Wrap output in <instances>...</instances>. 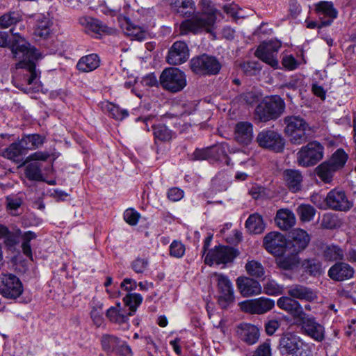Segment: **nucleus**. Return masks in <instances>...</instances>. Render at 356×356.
<instances>
[{
	"label": "nucleus",
	"mask_w": 356,
	"mask_h": 356,
	"mask_svg": "<svg viewBox=\"0 0 356 356\" xmlns=\"http://www.w3.org/2000/svg\"><path fill=\"white\" fill-rule=\"evenodd\" d=\"M10 32L15 37L10 48L13 57L19 60L15 65V68L26 70V73L24 74V79L28 85L36 83L38 72L35 70L34 61L38 58L37 49L18 33H14L13 29H11Z\"/></svg>",
	"instance_id": "f257e3e1"
},
{
	"label": "nucleus",
	"mask_w": 356,
	"mask_h": 356,
	"mask_svg": "<svg viewBox=\"0 0 356 356\" xmlns=\"http://www.w3.org/2000/svg\"><path fill=\"white\" fill-rule=\"evenodd\" d=\"M285 102L279 95L266 97L255 108L254 118L259 122L275 120L284 112Z\"/></svg>",
	"instance_id": "f03ea898"
},
{
	"label": "nucleus",
	"mask_w": 356,
	"mask_h": 356,
	"mask_svg": "<svg viewBox=\"0 0 356 356\" xmlns=\"http://www.w3.org/2000/svg\"><path fill=\"white\" fill-rule=\"evenodd\" d=\"M160 84L166 90L176 93L186 86V76L184 72L177 67L165 69L160 76Z\"/></svg>",
	"instance_id": "7ed1b4c3"
},
{
	"label": "nucleus",
	"mask_w": 356,
	"mask_h": 356,
	"mask_svg": "<svg viewBox=\"0 0 356 356\" xmlns=\"http://www.w3.org/2000/svg\"><path fill=\"white\" fill-rule=\"evenodd\" d=\"M323 152L324 147L320 143L310 142L297 153V162L304 167L314 165L323 159Z\"/></svg>",
	"instance_id": "20e7f679"
},
{
	"label": "nucleus",
	"mask_w": 356,
	"mask_h": 356,
	"mask_svg": "<svg viewBox=\"0 0 356 356\" xmlns=\"http://www.w3.org/2000/svg\"><path fill=\"white\" fill-rule=\"evenodd\" d=\"M216 22V16L212 13H203L191 19L183 22L180 25L181 34H187L188 32L197 33L202 30L211 32V28Z\"/></svg>",
	"instance_id": "39448f33"
},
{
	"label": "nucleus",
	"mask_w": 356,
	"mask_h": 356,
	"mask_svg": "<svg viewBox=\"0 0 356 356\" xmlns=\"http://www.w3.org/2000/svg\"><path fill=\"white\" fill-rule=\"evenodd\" d=\"M212 277L216 282L219 293L218 302L222 309H227L234 302L232 284L229 277L222 273H214Z\"/></svg>",
	"instance_id": "423d86ee"
},
{
	"label": "nucleus",
	"mask_w": 356,
	"mask_h": 356,
	"mask_svg": "<svg viewBox=\"0 0 356 356\" xmlns=\"http://www.w3.org/2000/svg\"><path fill=\"white\" fill-rule=\"evenodd\" d=\"M190 66L194 73L201 75L217 74L221 68L220 63L215 57L207 54L193 58Z\"/></svg>",
	"instance_id": "0eeeda50"
},
{
	"label": "nucleus",
	"mask_w": 356,
	"mask_h": 356,
	"mask_svg": "<svg viewBox=\"0 0 356 356\" xmlns=\"http://www.w3.org/2000/svg\"><path fill=\"white\" fill-rule=\"evenodd\" d=\"M238 255V250L228 245H218L208 252L204 261L209 266L213 264L226 265L232 263Z\"/></svg>",
	"instance_id": "6e6552de"
},
{
	"label": "nucleus",
	"mask_w": 356,
	"mask_h": 356,
	"mask_svg": "<svg viewBox=\"0 0 356 356\" xmlns=\"http://www.w3.org/2000/svg\"><path fill=\"white\" fill-rule=\"evenodd\" d=\"M23 292V286L19 279L13 274L0 275V294L8 299H16Z\"/></svg>",
	"instance_id": "1a4fd4ad"
},
{
	"label": "nucleus",
	"mask_w": 356,
	"mask_h": 356,
	"mask_svg": "<svg viewBox=\"0 0 356 356\" xmlns=\"http://www.w3.org/2000/svg\"><path fill=\"white\" fill-rule=\"evenodd\" d=\"M256 140L260 147L277 152H282L284 147V139L280 134L274 130L260 131L257 136Z\"/></svg>",
	"instance_id": "9d476101"
},
{
	"label": "nucleus",
	"mask_w": 356,
	"mask_h": 356,
	"mask_svg": "<svg viewBox=\"0 0 356 356\" xmlns=\"http://www.w3.org/2000/svg\"><path fill=\"white\" fill-rule=\"evenodd\" d=\"M302 332L318 342L325 339V327L314 316L305 314L299 321Z\"/></svg>",
	"instance_id": "9b49d317"
},
{
	"label": "nucleus",
	"mask_w": 356,
	"mask_h": 356,
	"mask_svg": "<svg viewBox=\"0 0 356 356\" xmlns=\"http://www.w3.org/2000/svg\"><path fill=\"white\" fill-rule=\"evenodd\" d=\"M325 202L327 207L334 211L346 212L353 207V203L348 200L345 191L337 188L331 190L327 194Z\"/></svg>",
	"instance_id": "f8f14e48"
},
{
	"label": "nucleus",
	"mask_w": 356,
	"mask_h": 356,
	"mask_svg": "<svg viewBox=\"0 0 356 356\" xmlns=\"http://www.w3.org/2000/svg\"><path fill=\"white\" fill-rule=\"evenodd\" d=\"M303 346V342L300 337L293 332L284 333L280 339L278 349L282 355L302 356L300 350Z\"/></svg>",
	"instance_id": "ddd939ff"
},
{
	"label": "nucleus",
	"mask_w": 356,
	"mask_h": 356,
	"mask_svg": "<svg viewBox=\"0 0 356 356\" xmlns=\"http://www.w3.org/2000/svg\"><path fill=\"white\" fill-rule=\"evenodd\" d=\"M286 240L283 234L277 232L267 234L263 240V245L270 254L276 257L282 256L286 248Z\"/></svg>",
	"instance_id": "4468645a"
},
{
	"label": "nucleus",
	"mask_w": 356,
	"mask_h": 356,
	"mask_svg": "<svg viewBox=\"0 0 356 356\" xmlns=\"http://www.w3.org/2000/svg\"><path fill=\"white\" fill-rule=\"evenodd\" d=\"M280 47V44L277 42H264L257 47L254 54L258 58L271 67H276L278 65L276 55Z\"/></svg>",
	"instance_id": "2eb2a0df"
},
{
	"label": "nucleus",
	"mask_w": 356,
	"mask_h": 356,
	"mask_svg": "<svg viewBox=\"0 0 356 356\" xmlns=\"http://www.w3.org/2000/svg\"><path fill=\"white\" fill-rule=\"evenodd\" d=\"M189 57V49L184 41L173 43L168 51L166 61L171 65H178L185 63Z\"/></svg>",
	"instance_id": "dca6fc26"
},
{
	"label": "nucleus",
	"mask_w": 356,
	"mask_h": 356,
	"mask_svg": "<svg viewBox=\"0 0 356 356\" xmlns=\"http://www.w3.org/2000/svg\"><path fill=\"white\" fill-rule=\"evenodd\" d=\"M354 268L343 261L334 263L328 270V277L335 282H343L353 277Z\"/></svg>",
	"instance_id": "f3484780"
},
{
	"label": "nucleus",
	"mask_w": 356,
	"mask_h": 356,
	"mask_svg": "<svg viewBox=\"0 0 356 356\" xmlns=\"http://www.w3.org/2000/svg\"><path fill=\"white\" fill-rule=\"evenodd\" d=\"M275 306V301L266 298L244 301L241 308L249 313L262 314L271 310Z\"/></svg>",
	"instance_id": "a211bd4d"
},
{
	"label": "nucleus",
	"mask_w": 356,
	"mask_h": 356,
	"mask_svg": "<svg viewBox=\"0 0 356 356\" xmlns=\"http://www.w3.org/2000/svg\"><path fill=\"white\" fill-rule=\"evenodd\" d=\"M277 305L298 321L305 314L300 302L291 296L280 297L277 301Z\"/></svg>",
	"instance_id": "6ab92c4d"
},
{
	"label": "nucleus",
	"mask_w": 356,
	"mask_h": 356,
	"mask_svg": "<svg viewBox=\"0 0 356 356\" xmlns=\"http://www.w3.org/2000/svg\"><path fill=\"white\" fill-rule=\"evenodd\" d=\"M253 139V126L249 122H239L234 128V140L242 145H248Z\"/></svg>",
	"instance_id": "aec40b11"
},
{
	"label": "nucleus",
	"mask_w": 356,
	"mask_h": 356,
	"mask_svg": "<svg viewBox=\"0 0 356 356\" xmlns=\"http://www.w3.org/2000/svg\"><path fill=\"white\" fill-rule=\"evenodd\" d=\"M282 177L286 186L293 193H297L302 188V175L298 170L286 169L282 172Z\"/></svg>",
	"instance_id": "412c9836"
},
{
	"label": "nucleus",
	"mask_w": 356,
	"mask_h": 356,
	"mask_svg": "<svg viewBox=\"0 0 356 356\" xmlns=\"http://www.w3.org/2000/svg\"><path fill=\"white\" fill-rule=\"evenodd\" d=\"M236 284L241 293L245 297L258 295L261 291L260 284L250 278L239 277Z\"/></svg>",
	"instance_id": "4be33fe9"
},
{
	"label": "nucleus",
	"mask_w": 356,
	"mask_h": 356,
	"mask_svg": "<svg viewBox=\"0 0 356 356\" xmlns=\"http://www.w3.org/2000/svg\"><path fill=\"white\" fill-rule=\"evenodd\" d=\"M322 258L328 262H338L345 259V250L339 245L332 243L322 247Z\"/></svg>",
	"instance_id": "5701e85b"
},
{
	"label": "nucleus",
	"mask_w": 356,
	"mask_h": 356,
	"mask_svg": "<svg viewBox=\"0 0 356 356\" xmlns=\"http://www.w3.org/2000/svg\"><path fill=\"white\" fill-rule=\"evenodd\" d=\"M275 222L280 229L286 231L296 225V218L290 209H280L276 213Z\"/></svg>",
	"instance_id": "b1692460"
},
{
	"label": "nucleus",
	"mask_w": 356,
	"mask_h": 356,
	"mask_svg": "<svg viewBox=\"0 0 356 356\" xmlns=\"http://www.w3.org/2000/svg\"><path fill=\"white\" fill-rule=\"evenodd\" d=\"M291 237L292 251L298 254L305 250L310 241L309 235L302 229H293Z\"/></svg>",
	"instance_id": "393cba45"
},
{
	"label": "nucleus",
	"mask_w": 356,
	"mask_h": 356,
	"mask_svg": "<svg viewBox=\"0 0 356 356\" xmlns=\"http://www.w3.org/2000/svg\"><path fill=\"white\" fill-rule=\"evenodd\" d=\"M288 295L293 298L312 302L317 296L315 292L310 288L300 284H293L288 288Z\"/></svg>",
	"instance_id": "a878e982"
},
{
	"label": "nucleus",
	"mask_w": 356,
	"mask_h": 356,
	"mask_svg": "<svg viewBox=\"0 0 356 356\" xmlns=\"http://www.w3.org/2000/svg\"><path fill=\"white\" fill-rule=\"evenodd\" d=\"M26 148L22 147V142L19 140L18 143H12L6 148L2 156L18 163L23 161V156L26 154Z\"/></svg>",
	"instance_id": "bb28decb"
},
{
	"label": "nucleus",
	"mask_w": 356,
	"mask_h": 356,
	"mask_svg": "<svg viewBox=\"0 0 356 356\" xmlns=\"http://www.w3.org/2000/svg\"><path fill=\"white\" fill-rule=\"evenodd\" d=\"M241 339L249 345L256 343L259 338V330L255 325L245 324L239 327Z\"/></svg>",
	"instance_id": "cd10ccee"
},
{
	"label": "nucleus",
	"mask_w": 356,
	"mask_h": 356,
	"mask_svg": "<svg viewBox=\"0 0 356 356\" xmlns=\"http://www.w3.org/2000/svg\"><path fill=\"white\" fill-rule=\"evenodd\" d=\"M106 317L112 323L117 324H122L127 322L129 312L127 313L124 309L121 307L120 302H118L115 306L111 307L106 313Z\"/></svg>",
	"instance_id": "c85d7f7f"
},
{
	"label": "nucleus",
	"mask_w": 356,
	"mask_h": 356,
	"mask_svg": "<svg viewBox=\"0 0 356 356\" xmlns=\"http://www.w3.org/2000/svg\"><path fill=\"white\" fill-rule=\"evenodd\" d=\"M99 63V56L95 54H91L81 57L76 64V67L83 72H89L97 69Z\"/></svg>",
	"instance_id": "c756f323"
},
{
	"label": "nucleus",
	"mask_w": 356,
	"mask_h": 356,
	"mask_svg": "<svg viewBox=\"0 0 356 356\" xmlns=\"http://www.w3.org/2000/svg\"><path fill=\"white\" fill-rule=\"evenodd\" d=\"M245 227L248 232L254 234H261L265 228L266 223L264 221L263 217L257 213H254L250 215L245 222Z\"/></svg>",
	"instance_id": "7c9ffc66"
},
{
	"label": "nucleus",
	"mask_w": 356,
	"mask_h": 356,
	"mask_svg": "<svg viewBox=\"0 0 356 356\" xmlns=\"http://www.w3.org/2000/svg\"><path fill=\"white\" fill-rule=\"evenodd\" d=\"M313 134V129L309 125L307 122H306L303 125V127H300V129L296 130V132H293L287 136L289 137L290 141L293 144L300 145L306 142L310 137H312Z\"/></svg>",
	"instance_id": "2f4dec72"
},
{
	"label": "nucleus",
	"mask_w": 356,
	"mask_h": 356,
	"mask_svg": "<svg viewBox=\"0 0 356 356\" xmlns=\"http://www.w3.org/2000/svg\"><path fill=\"white\" fill-rule=\"evenodd\" d=\"M283 122L285 124L284 131L286 136L296 132L300 127H303V125L307 122L302 118L296 115L286 116L283 119Z\"/></svg>",
	"instance_id": "473e14b6"
},
{
	"label": "nucleus",
	"mask_w": 356,
	"mask_h": 356,
	"mask_svg": "<svg viewBox=\"0 0 356 356\" xmlns=\"http://www.w3.org/2000/svg\"><path fill=\"white\" fill-rule=\"evenodd\" d=\"M315 10L319 15H323L332 20L337 17L338 11L331 1H320L315 5Z\"/></svg>",
	"instance_id": "72a5a7b5"
},
{
	"label": "nucleus",
	"mask_w": 356,
	"mask_h": 356,
	"mask_svg": "<svg viewBox=\"0 0 356 356\" xmlns=\"http://www.w3.org/2000/svg\"><path fill=\"white\" fill-rule=\"evenodd\" d=\"M80 24L88 31L99 33L106 31V26L97 19L90 17H83L79 19Z\"/></svg>",
	"instance_id": "f704fd0d"
},
{
	"label": "nucleus",
	"mask_w": 356,
	"mask_h": 356,
	"mask_svg": "<svg viewBox=\"0 0 356 356\" xmlns=\"http://www.w3.org/2000/svg\"><path fill=\"white\" fill-rule=\"evenodd\" d=\"M229 146L225 143L211 146V159L216 161H222L225 159L227 165H229L230 159L227 156Z\"/></svg>",
	"instance_id": "c9c22d12"
},
{
	"label": "nucleus",
	"mask_w": 356,
	"mask_h": 356,
	"mask_svg": "<svg viewBox=\"0 0 356 356\" xmlns=\"http://www.w3.org/2000/svg\"><path fill=\"white\" fill-rule=\"evenodd\" d=\"M348 154L342 149H338L327 161L336 171L341 169L348 160Z\"/></svg>",
	"instance_id": "e433bc0d"
},
{
	"label": "nucleus",
	"mask_w": 356,
	"mask_h": 356,
	"mask_svg": "<svg viewBox=\"0 0 356 356\" xmlns=\"http://www.w3.org/2000/svg\"><path fill=\"white\" fill-rule=\"evenodd\" d=\"M300 259L298 253L293 252L286 257H280L277 259V266L284 270H291L298 266Z\"/></svg>",
	"instance_id": "4c0bfd02"
},
{
	"label": "nucleus",
	"mask_w": 356,
	"mask_h": 356,
	"mask_svg": "<svg viewBox=\"0 0 356 356\" xmlns=\"http://www.w3.org/2000/svg\"><path fill=\"white\" fill-rule=\"evenodd\" d=\"M296 213L303 222H310L314 219L316 213V209L308 204H301L296 209Z\"/></svg>",
	"instance_id": "58836bf2"
},
{
	"label": "nucleus",
	"mask_w": 356,
	"mask_h": 356,
	"mask_svg": "<svg viewBox=\"0 0 356 356\" xmlns=\"http://www.w3.org/2000/svg\"><path fill=\"white\" fill-rule=\"evenodd\" d=\"M22 19V15L19 12H8L0 17V28L7 29L21 22Z\"/></svg>",
	"instance_id": "ea45409f"
},
{
	"label": "nucleus",
	"mask_w": 356,
	"mask_h": 356,
	"mask_svg": "<svg viewBox=\"0 0 356 356\" xmlns=\"http://www.w3.org/2000/svg\"><path fill=\"white\" fill-rule=\"evenodd\" d=\"M142 301L143 297L140 294L136 293H128L123 298L125 306L129 307V315L133 316L134 314Z\"/></svg>",
	"instance_id": "a19ab883"
},
{
	"label": "nucleus",
	"mask_w": 356,
	"mask_h": 356,
	"mask_svg": "<svg viewBox=\"0 0 356 356\" xmlns=\"http://www.w3.org/2000/svg\"><path fill=\"white\" fill-rule=\"evenodd\" d=\"M21 142L22 147H25L27 151L38 148L43 143L44 138L38 134H32L23 137Z\"/></svg>",
	"instance_id": "79ce46f5"
},
{
	"label": "nucleus",
	"mask_w": 356,
	"mask_h": 356,
	"mask_svg": "<svg viewBox=\"0 0 356 356\" xmlns=\"http://www.w3.org/2000/svg\"><path fill=\"white\" fill-rule=\"evenodd\" d=\"M26 177L32 181H42L41 165L38 162L31 163L25 169Z\"/></svg>",
	"instance_id": "37998d69"
},
{
	"label": "nucleus",
	"mask_w": 356,
	"mask_h": 356,
	"mask_svg": "<svg viewBox=\"0 0 356 356\" xmlns=\"http://www.w3.org/2000/svg\"><path fill=\"white\" fill-rule=\"evenodd\" d=\"M316 170L317 175L325 183H330L332 181L333 174L336 172L327 161L319 165Z\"/></svg>",
	"instance_id": "c03bdc74"
},
{
	"label": "nucleus",
	"mask_w": 356,
	"mask_h": 356,
	"mask_svg": "<svg viewBox=\"0 0 356 356\" xmlns=\"http://www.w3.org/2000/svg\"><path fill=\"white\" fill-rule=\"evenodd\" d=\"M51 22L47 17H42L38 19L35 29V35L42 38H46L50 33Z\"/></svg>",
	"instance_id": "a18cd8bd"
},
{
	"label": "nucleus",
	"mask_w": 356,
	"mask_h": 356,
	"mask_svg": "<svg viewBox=\"0 0 356 356\" xmlns=\"http://www.w3.org/2000/svg\"><path fill=\"white\" fill-rule=\"evenodd\" d=\"M153 134L156 139L161 141H167L172 138V131L165 124H159L152 126Z\"/></svg>",
	"instance_id": "49530a36"
},
{
	"label": "nucleus",
	"mask_w": 356,
	"mask_h": 356,
	"mask_svg": "<svg viewBox=\"0 0 356 356\" xmlns=\"http://www.w3.org/2000/svg\"><path fill=\"white\" fill-rule=\"evenodd\" d=\"M245 270L250 275L256 277H261L265 273L262 265L254 260L250 261L245 264Z\"/></svg>",
	"instance_id": "de8ad7c7"
},
{
	"label": "nucleus",
	"mask_w": 356,
	"mask_h": 356,
	"mask_svg": "<svg viewBox=\"0 0 356 356\" xmlns=\"http://www.w3.org/2000/svg\"><path fill=\"white\" fill-rule=\"evenodd\" d=\"M284 287L273 280H267L264 284V291L269 296H278L283 293Z\"/></svg>",
	"instance_id": "09e8293b"
},
{
	"label": "nucleus",
	"mask_w": 356,
	"mask_h": 356,
	"mask_svg": "<svg viewBox=\"0 0 356 356\" xmlns=\"http://www.w3.org/2000/svg\"><path fill=\"white\" fill-rule=\"evenodd\" d=\"M107 112L115 120H122L129 115L126 109H122L113 104L107 103L106 105Z\"/></svg>",
	"instance_id": "8fccbe9b"
},
{
	"label": "nucleus",
	"mask_w": 356,
	"mask_h": 356,
	"mask_svg": "<svg viewBox=\"0 0 356 356\" xmlns=\"http://www.w3.org/2000/svg\"><path fill=\"white\" fill-rule=\"evenodd\" d=\"M339 225L337 216L332 213H327L323 216L321 226L324 229H332Z\"/></svg>",
	"instance_id": "3c124183"
},
{
	"label": "nucleus",
	"mask_w": 356,
	"mask_h": 356,
	"mask_svg": "<svg viewBox=\"0 0 356 356\" xmlns=\"http://www.w3.org/2000/svg\"><path fill=\"white\" fill-rule=\"evenodd\" d=\"M303 266L309 275L316 276L322 273V266L320 261L316 259L305 260Z\"/></svg>",
	"instance_id": "603ef678"
},
{
	"label": "nucleus",
	"mask_w": 356,
	"mask_h": 356,
	"mask_svg": "<svg viewBox=\"0 0 356 356\" xmlns=\"http://www.w3.org/2000/svg\"><path fill=\"white\" fill-rule=\"evenodd\" d=\"M35 238L36 234L30 231L25 232L23 235V242L22 243V251L26 256L31 259H32L33 255L30 241Z\"/></svg>",
	"instance_id": "864d4df0"
},
{
	"label": "nucleus",
	"mask_w": 356,
	"mask_h": 356,
	"mask_svg": "<svg viewBox=\"0 0 356 356\" xmlns=\"http://www.w3.org/2000/svg\"><path fill=\"white\" fill-rule=\"evenodd\" d=\"M119 344V339L113 335H104L102 339L103 349L106 351H113Z\"/></svg>",
	"instance_id": "5fc2aeb1"
},
{
	"label": "nucleus",
	"mask_w": 356,
	"mask_h": 356,
	"mask_svg": "<svg viewBox=\"0 0 356 356\" xmlns=\"http://www.w3.org/2000/svg\"><path fill=\"white\" fill-rule=\"evenodd\" d=\"M102 307L103 304L99 303L94 306L90 312V317L93 323L97 327L101 326L104 322V318L102 316Z\"/></svg>",
	"instance_id": "6e6d98bb"
},
{
	"label": "nucleus",
	"mask_w": 356,
	"mask_h": 356,
	"mask_svg": "<svg viewBox=\"0 0 356 356\" xmlns=\"http://www.w3.org/2000/svg\"><path fill=\"white\" fill-rule=\"evenodd\" d=\"M185 250L184 245L179 241H174L170 245V254L175 258H181Z\"/></svg>",
	"instance_id": "4d7b16f0"
},
{
	"label": "nucleus",
	"mask_w": 356,
	"mask_h": 356,
	"mask_svg": "<svg viewBox=\"0 0 356 356\" xmlns=\"http://www.w3.org/2000/svg\"><path fill=\"white\" fill-rule=\"evenodd\" d=\"M237 100L246 104H252L259 100V96L253 91L246 92L241 94L236 97Z\"/></svg>",
	"instance_id": "13d9d810"
},
{
	"label": "nucleus",
	"mask_w": 356,
	"mask_h": 356,
	"mask_svg": "<svg viewBox=\"0 0 356 356\" xmlns=\"http://www.w3.org/2000/svg\"><path fill=\"white\" fill-rule=\"evenodd\" d=\"M243 72L248 75H254L257 72L260 71L261 67L257 62L249 61L241 65Z\"/></svg>",
	"instance_id": "bf43d9fd"
},
{
	"label": "nucleus",
	"mask_w": 356,
	"mask_h": 356,
	"mask_svg": "<svg viewBox=\"0 0 356 356\" xmlns=\"http://www.w3.org/2000/svg\"><path fill=\"white\" fill-rule=\"evenodd\" d=\"M140 218V214L134 209H127L124 213L125 221L130 225H136Z\"/></svg>",
	"instance_id": "052dcab7"
},
{
	"label": "nucleus",
	"mask_w": 356,
	"mask_h": 356,
	"mask_svg": "<svg viewBox=\"0 0 356 356\" xmlns=\"http://www.w3.org/2000/svg\"><path fill=\"white\" fill-rule=\"evenodd\" d=\"M148 265V261L145 259L137 258L132 264V269L136 273H143Z\"/></svg>",
	"instance_id": "680f3d73"
},
{
	"label": "nucleus",
	"mask_w": 356,
	"mask_h": 356,
	"mask_svg": "<svg viewBox=\"0 0 356 356\" xmlns=\"http://www.w3.org/2000/svg\"><path fill=\"white\" fill-rule=\"evenodd\" d=\"M193 156L196 160L211 159V147L203 149H196L193 153Z\"/></svg>",
	"instance_id": "e2e57ef3"
},
{
	"label": "nucleus",
	"mask_w": 356,
	"mask_h": 356,
	"mask_svg": "<svg viewBox=\"0 0 356 356\" xmlns=\"http://www.w3.org/2000/svg\"><path fill=\"white\" fill-rule=\"evenodd\" d=\"M184 191L177 187H173L168 190V198L172 202H177L184 197Z\"/></svg>",
	"instance_id": "0e129e2a"
},
{
	"label": "nucleus",
	"mask_w": 356,
	"mask_h": 356,
	"mask_svg": "<svg viewBox=\"0 0 356 356\" xmlns=\"http://www.w3.org/2000/svg\"><path fill=\"white\" fill-rule=\"evenodd\" d=\"M282 63L285 68L289 70H293L298 66V61L291 55L284 56L282 58Z\"/></svg>",
	"instance_id": "69168bd1"
},
{
	"label": "nucleus",
	"mask_w": 356,
	"mask_h": 356,
	"mask_svg": "<svg viewBox=\"0 0 356 356\" xmlns=\"http://www.w3.org/2000/svg\"><path fill=\"white\" fill-rule=\"evenodd\" d=\"M253 356H271L269 342L266 341L261 344L255 350Z\"/></svg>",
	"instance_id": "338daca9"
},
{
	"label": "nucleus",
	"mask_w": 356,
	"mask_h": 356,
	"mask_svg": "<svg viewBox=\"0 0 356 356\" xmlns=\"http://www.w3.org/2000/svg\"><path fill=\"white\" fill-rule=\"evenodd\" d=\"M121 289L127 291H131L137 288L136 282L131 278H125L120 284Z\"/></svg>",
	"instance_id": "774afa93"
}]
</instances>
